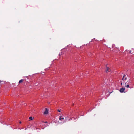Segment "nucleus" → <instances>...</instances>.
<instances>
[{
  "mask_svg": "<svg viewBox=\"0 0 134 134\" xmlns=\"http://www.w3.org/2000/svg\"><path fill=\"white\" fill-rule=\"evenodd\" d=\"M49 110L47 108H45V110L43 114L44 115L47 114L48 113Z\"/></svg>",
  "mask_w": 134,
  "mask_h": 134,
  "instance_id": "obj_1",
  "label": "nucleus"
},
{
  "mask_svg": "<svg viewBox=\"0 0 134 134\" xmlns=\"http://www.w3.org/2000/svg\"><path fill=\"white\" fill-rule=\"evenodd\" d=\"M59 119L60 120H62L64 119V118L62 116H60L59 117Z\"/></svg>",
  "mask_w": 134,
  "mask_h": 134,
  "instance_id": "obj_2",
  "label": "nucleus"
},
{
  "mask_svg": "<svg viewBox=\"0 0 134 134\" xmlns=\"http://www.w3.org/2000/svg\"><path fill=\"white\" fill-rule=\"evenodd\" d=\"M110 68L107 67L106 69V71L107 72H109L110 71Z\"/></svg>",
  "mask_w": 134,
  "mask_h": 134,
  "instance_id": "obj_3",
  "label": "nucleus"
},
{
  "mask_svg": "<svg viewBox=\"0 0 134 134\" xmlns=\"http://www.w3.org/2000/svg\"><path fill=\"white\" fill-rule=\"evenodd\" d=\"M125 88H122L120 89L119 91L120 92L122 93L124 92V91L125 90Z\"/></svg>",
  "mask_w": 134,
  "mask_h": 134,
  "instance_id": "obj_4",
  "label": "nucleus"
},
{
  "mask_svg": "<svg viewBox=\"0 0 134 134\" xmlns=\"http://www.w3.org/2000/svg\"><path fill=\"white\" fill-rule=\"evenodd\" d=\"M23 80H22V79L20 80L19 82V83H20L23 82Z\"/></svg>",
  "mask_w": 134,
  "mask_h": 134,
  "instance_id": "obj_5",
  "label": "nucleus"
},
{
  "mask_svg": "<svg viewBox=\"0 0 134 134\" xmlns=\"http://www.w3.org/2000/svg\"><path fill=\"white\" fill-rule=\"evenodd\" d=\"M29 120L30 121V120H33V118L32 117H30L29 118Z\"/></svg>",
  "mask_w": 134,
  "mask_h": 134,
  "instance_id": "obj_6",
  "label": "nucleus"
},
{
  "mask_svg": "<svg viewBox=\"0 0 134 134\" xmlns=\"http://www.w3.org/2000/svg\"><path fill=\"white\" fill-rule=\"evenodd\" d=\"M126 87H127V88H129V85H127L126 86ZM130 88H132L131 87H130Z\"/></svg>",
  "mask_w": 134,
  "mask_h": 134,
  "instance_id": "obj_7",
  "label": "nucleus"
},
{
  "mask_svg": "<svg viewBox=\"0 0 134 134\" xmlns=\"http://www.w3.org/2000/svg\"><path fill=\"white\" fill-rule=\"evenodd\" d=\"M124 79L125 80H126V78H125V75L122 78V80H124Z\"/></svg>",
  "mask_w": 134,
  "mask_h": 134,
  "instance_id": "obj_8",
  "label": "nucleus"
},
{
  "mask_svg": "<svg viewBox=\"0 0 134 134\" xmlns=\"http://www.w3.org/2000/svg\"><path fill=\"white\" fill-rule=\"evenodd\" d=\"M58 111L59 112H60L61 111V110L60 109H58Z\"/></svg>",
  "mask_w": 134,
  "mask_h": 134,
  "instance_id": "obj_9",
  "label": "nucleus"
},
{
  "mask_svg": "<svg viewBox=\"0 0 134 134\" xmlns=\"http://www.w3.org/2000/svg\"><path fill=\"white\" fill-rule=\"evenodd\" d=\"M19 123L20 124H21V121H20L19 122Z\"/></svg>",
  "mask_w": 134,
  "mask_h": 134,
  "instance_id": "obj_10",
  "label": "nucleus"
},
{
  "mask_svg": "<svg viewBox=\"0 0 134 134\" xmlns=\"http://www.w3.org/2000/svg\"><path fill=\"white\" fill-rule=\"evenodd\" d=\"M121 85H122V82L121 83Z\"/></svg>",
  "mask_w": 134,
  "mask_h": 134,
  "instance_id": "obj_11",
  "label": "nucleus"
}]
</instances>
